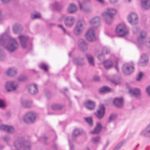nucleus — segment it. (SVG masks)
Here are the masks:
<instances>
[{"mask_svg": "<svg viewBox=\"0 0 150 150\" xmlns=\"http://www.w3.org/2000/svg\"><path fill=\"white\" fill-rule=\"evenodd\" d=\"M143 74L141 72H139L136 79V81H140L143 76Z\"/></svg>", "mask_w": 150, "mask_h": 150, "instance_id": "46", "label": "nucleus"}, {"mask_svg": "<svg viewBox=\"0 0 150 150\" xmlns=\"http://www.w3.org/2000/svg\"><path fill=\"white\" fill-rule=\"evenodd\" d=\"M78 3L79 5L80 8V9L83 11H84L86 12H88L90 11V10L89 9L84 8L81 3L79 1L78 2Z\"/></svg>", "mask_w": 150, "mask_h": 150, "instance_id": "43", "label": "nucleus"}, {"mask_svg": "<svg viewBox=\"0 0 150 150\" xmlns=\"http://www.w3.org/2000/svg\"><path fill=\"white\" fill-rule=\"evenodd\" d=\"M140 134L147 137H150V124L140 133Z\"/></svg>", "mask_w": 150, "mask_h": 150, "instance_id": "24", "label": "nucleus"}, {"mask_svg": "<svg viewBox=\"0 0 150 150\" xmlns=\"http://www.w3.org/2000/svg\"><path fill=\"white\" fill-rule=\"evenodd\" d=\"M97 0L101 4H103L104 3V1L103 0Z\"/></svg>", "mask_w": 150, "mask_h": 150, "instance_id": "59", "label": "nucleus"}, {"mask_svg": "<svg viewBox=\"0 0 150 150\" xmlns=\"http://www.w3.org/2000/svg\"><path fill=\"white\" fill-rule=\"evenodd\" d=\"M37 115L33 111H30L27 112L24 115L23 120L25 122L28 123H33L35 120Z\"/></svg>", "mask_w": 150, "mask_h": 150, "instance_id": "4", "label": "nucleus"}, {"mask_svg": "<svg viewBox=\"0 0 150 150\" xmlns=\"http://www.w3.org/2000/svg\"><path fill=\"white\" fill-rule=\"evenodd\" d=\"M4 3H6L9 2L10 0H1Z\"/></svg>", "mask_w": 150, "mask_h": 150, "instance_id": "54", "label": "nucleus"}, {"mask_svg": "<svg viewBox=\"0 0 150 150\" xmlns=\"http://www.w3.org/2000/svg\"><path fill=\"white\" fill-rule=\"evenodd\" d=\"M39 67L44 70L45 71H47V70L48 66L45 64L42 63L39 65Z\"/></svg>", "mask_w": 150, "mask_h": 150, "instance_id": "39", "label": "nucleus"}, {"mask_svg": "<svg viewBox=\"0 0 150 150\" xmlns=\"http://www.w3.org/2000/svg\"><path fill=\"white\" fill-rule=\"evenodd\" d=\"M73 62L76 65L80 66L85 64L84 58L83 57L74 58L73 59Z\"/></svg>", "mask_w": 150, "mask_h": 150, "instance_id": "19", "label": "nucleus"}, {"mask_svg": "<svg viewBox=\"0 0 150 150\" xmlns=\"http://www.w3.org/2000/svg\"><path fill=\"white\" fill-rule=\"evenodd\" d=\"M148 60L147 55L145 54H143L141 56V62L139 63V65L141 66H145Z\"/></svg>", "mask_w": 150, "mask_h": 150, "instance_id": "23", "label": "nucleus"}, {"mask_svg": "<svg viewBox=\"0 0 150 150\" xmlns=\"http://www.w3.org/2000/svg\"><path fill=\"white\" fill-rule=\"evenodd\" d=\"M123 100L122 98H115L113 100L114 105L117 107H120L123 105Z\"/></svg>", "mask_w": 150, "mask_h": 150, "instance_id": "22", "label": "nucleus"}, {"mask_svg": "<svg viewBox=\"0 0 150 150\" xmlns=\"http://www.w3.org/2000/svg\"><path fill=\"white\" fill-rule=\"evenodd\" d=\"M5 57L3 50L0 49V60H3Z\"/></svg>", "mask_w": 150, "mask_h": 150, "instance_id": "42", "label": "nucleus"}, {"mask_svg": "<svg viewBox=\"0 0 150 150\" xmlns=\"http://www.w3.org/2000/svg\"><path fill=\"white\" fill-rule=\"evenodd\" d=\"M17 69L14 67L9 68L6 72V75L8 76L13 77L17 74Z\"/></svg>", "mask_w": 150, "mask_h": 150, "instance_id": "18", "label": "nucleus"}, {"mask_svg": "<svg viewBox=\"0 0 150 150\" xmlns=\"http://www.w3.org/2000/svg\"><path fill=\"white\" fill-rule=\"evenodd\" d=\"M86 57L88 61L89 64L93 66H94V58L93 57L91 54H86Z\"/></svg>", "mask_w": 150, "mask_h": 150, "instance_id": "30", "label": "nucleus"}, {"mask_svg": "<svg viewBox=\"0 0 150 150\" xmlns=\"http://www.w3.org/2000/svg\"><path fill=\"white\" fill-rule=\"evenodd\" d=\"M77 10V8L76 6L73 4H70L67 9V12L70 13H74L76 12Z\"/></svg>", "mask_w": 150, "mask_h": 150, "instance_id": "25", "label": "nucleus"}, {"mask_svg": "<svg viewBox=\"0 0 150 150\" xmlns=\"http://www.w3.org/2000/svg\"><path fill=\"white\" fill-rule=\"evenodd\" d=\"M23 29V28L22 26L18 23H16L13 27V31L15 34L21 33Z\"/></svg>", "mask_w": 150, "mask_h": 150, "instance_id": "20", "label": "nucleus"}, {"mask_svg": "<svg viewBox=\"0 0 150 150\" xmlns=\"http://www.w3.org/2000/svg\"><path fill=\"white\" fill-rule=\"evenodd\" d=\"M126 1H128V2H130L131 1L130 0H125Z\"/></svg>", "mask_w": 150, "mask_h": 150, "instance_id": "64", "label": "nucleus"}, {"mask_svg": "<svg viewBox=\"0 0 150 150\" xmlns=\"http://www.w3.org/2000/svg\"><path fill=\"white\" fill-rule=\"evenodd\" d=\"M133 31H134V32H135L138 30V29L136 27H134L133 28Z\"/></svg>", "mask_w": 150, "mask_h": 150, "instance_id": "57", "label": "nucleus"}, {"mask_svg": "<svg viewBox=\"0 0 150 150\" xmlns=\"http://www.w3.org/2000/svg\"><path fill=\"white\" fill-rule=\"evenodd\" d=\"M100 18L99 17H93L90 20V23L93 26V28H89L86 33V37L88 41L91 42L95 40L94 29L100 26Z\"/></svg>", "mask_w": 150, "mask_h": 150, "instance_id": "1", "label": "nucleus"}, {"mask_svg": "<svg viewBox=\"0 0 150 150\" xmlns=\"http://www.w3.org/2000/svg\"><path fill=\"white\" fill-rule=\"evenodd\" d=\"M117 116L116 114H113L111 115L109 117L108 122L110 123L115 120L117 117Z\"/></svg>", "mask_w": 150, "mask_h": 150, "instance_id": "37", "label": "nucleus"}, {"mask_svg": "<svg viewBox=\"0 0 150 150\" xmlns=\"http://www.w3.org/2000/svg\"><path fill=\"white\" fill-rule=\"evenodd\" d=\"M116 33L119 36L123 37L127 35L129 33V30L125 25L122 24L117 26Z\"/></svg>", "mask_w": 150, "mask_h": 150, "instance_id": "3", "label": "nucleus"}, {"mask_svg": "<svg viewBox=\"0 0 150 150\" xmlns=\"http://www.w3.org/2000/svg\"><path fill=\"white\" fill-rule=\"evenodd\" d=\"M84 29L82 22L81 21H79L77 22L74 30V33L76 35H80L82 33Z\"/></svg>", "mask_w": 150, "mask_h": 150, "instance_id": "7", "label": "nucleus"}, {"mask_svg": "<svg viewBox=\"0 0 150 150\" xmlns=\"http://www.w3.org/2000/svg\"><path fill=\"white\" fill-rule=\"evenodd\" d=\"M84 105L87 109L90 110H93L95 107V102L90 100H86L85 102Z\"/></svg>", "mask_w": 150, "mask_h": 150, "instance_id": "15", "label": "nucleus"}, {"mask_svg": "<svg viewBox=\"0 0 150 150\" xmlns=\"http://www.w3.org/2000/svg\"><path fill=\"white\" fill-rule=\"evenodd\" d=\"M65 33L67 34V35H68L69 36L70 35V33L69 32H67L66 31V33Z\"/></svg>", "mask_w": 150, "mask_h": 150, "instance_id": "62", "label": "nucleus"}, {"mask_svg": "<svg viewBox=\"0 0 150 150\" xmlns=\"http://www.w3.org/2000/svg\"><path fill=\"white\" fill-rule=\"evenodd\" d=\"M115 68L117 70V72H118V71H119L118 68L117 67V65L115 66Z\"/></svg>", "mask_w": 150, "mask_h": 150, "instance_id": "60", "label": "nucleus"}, {"mask_svg": "<svg viewBox=\"0 0 150 150\" xmlns=\"http://www.w3.org/2000/svg\"><path fill=\"white\" fill-rule=\"evenodd\" d=\"M62 108L61 105L58 104H54L52 107V109L54 110H57L61 109Z\"/></svg>", "mask_w": 150, "mask_h": 150, "instance_id": "40", "label": "nucleus"}, {"mask_svg": "<svg viewBox=\"0 0 150 150\" xmlns=\"http://www.w3.org/2000/svg\"><path fill=\"white\" fill-rule=\"evenodd\" d=\"M41 17V15L40 13H38L36 14L33 15L31 16V18L33 19H37Z\"/></svg>", "mask_w": 150, "mask_h": 150, "instance_id": "45", "label": "nucleus"}, {"mask_svg": "<svg viewBox=\"0 0 150 150\" xmlns=\"http://www.w3.org/2000/svg\"><path fill=\"white\" fill-rule=\"evenodd\" d=\"M146 35V32L145 31H142L140 36L137 38V41L140 44H142L144 42V38Z\"/></svg>", "mask_w": 150, "mask_h": 150, "instance_id": "28", "label": "nucleus"}, {"mask_svg": "<svg viewBox=\"0 0 150 150\" xmlns=\"http://www.w3.org/2000/svg\"><path fill=\"white\" fill-rule=\"evenodd\" d=\"M116 13V10L113 8H108L106 11L102 13V15L103 17H106L108 16L110 17L109 22H108L107 19H106V21L107 23H110L112 21V18L114 16Z\"/></svg>", "mask_w": 150, "mask_h": 150, "instance_id": "6", "label": "nucleus"}, {"mask_svg": "<svg viewBox=\"0 0 150 150\" xmlns=\"http://www.w3.org/2000/svg\"><path fill=\"white\" fill-rule=\"evenodd\" d=\"M111 81L112 83H114L115 85H116L117 84V82L115 80H111Z\"/></svg>", "mask_w": 150, "mask_h": 150, "instance_id": "56", "label": "nucleus"}, {"mask_svg": "<svg viewBox=\"0 0 150 150\" xmlns=\"http://www.w3.org/2000/svg\"><path fill=\"white\" fill-rule=\"evenodd\" d=\"M118 0H110V2L111 3H114L117 2Z\"/></svg>", "mask_w": 150, "mask_h": 150, "instance_id": "55", "label": "nucleus"}, {"mask_svg": "<svg viewBox=\"0 0 150 150\" xmlns=\"http://www.w3.org/2000/svg\"><path fill=\"white\" fill-rule=\"evenodd\" d=\"M28 77L27 76L24 75L19 77L18 79V81L20 82H24L27 81Z\"/></svg>", "mask_w": 150, "mask_h": 150, "instance_id": "35", "label": "nucleus"}, {"mask_svg": "<svg viewBox=\"0 0 150 150\" xmlns=\"http://www.w3.org/2000/svg\"><path fill=\"white\" fill-rule=\"evenodd\" d=\"M9 32V28L8 27L4 34L0 36V44L4 43L6 41V40L10 38L11 37L8 35Z\"/></svg>", "mask_w": 150, "mask_h": 150, "instance_id": "13", "label": "nucleus"}, {"mask_svg": "<svg viewBox=\"0 0 150 150\" xmlns=\"http://www.w3.org/2000/svg\"><path fill=\"white\" fill-rule=\"evenodd\" d=\"M5 89L7 92L16 91L18 86V84L14 81H7L5 85Z\"/></svg>", "mask_w": 150, "mask_h": 150, "instance_id": "5", "label": "nucleus"}, {"mask_svg": "<svg viewBox=\"0 0 150 150\" xmlns=\"http://www.w3.org/2000/svg\"><path fill=\"white\" fill-rule=\"evenodd\" d=\"M80 134V132L79 130L78 129H75L73 132L72 137L73 139L76 137Z\"/></svg>", "mask_w": 150, "mask_h": 150, "instance_id": "36", "label": "nucleus"}, {"mask_svg": "<svg viewBox=\"0 0 150 150\" xmlns=\"http://www.w3.org/2000/svg\"><path fill=\"white\" fill-rule=\"evenodd\" d=\"M3 139L4 141L8 144V142L10 140L11 137L9 136L5 135L3 137Z\"/></svg>", "mask_w": 150, "mask_h": 150, "instance_id": "44", "label": "nucleus"}, {"mask_svg": "<svg viewBox=\"0 0 150 150\" xmlns=\"http://www.w3.org/2000/svg\"><path fill=\"white\" fill-rule=\"evenodd\" d=\"M108 16H107L106 17H104V20L105 21L106 23L107 24H108V25H110L112 23V22H113V18H112V22H111L110 23H108L106 22V19H107L108 21V22H109L110 21V17L109 16V17H108Z\"/></svg>", "mask_w": 150, "mask_h": 150, "instance_id": "48", "label": "nucleus"}, {"mask_svg": "<svg viewBox=\"0 0 150 150\" xmlns=\"http://www.w3.org/2000/svg\"><path fill=\"white\" fill-rule=\"evenodd\" d=\"M26 88L28 92L31 94L34 95L38 92L37 86L35 84L29 85L27 86Z\"/></svg>", "mask_w": 150, "mask_h": 150, "instance_id": "14", "label": "nucleus"}, {"mask_svg": "<svg viewBox=\"0 0 150 150\" xmlns=\"http://www.w3.org/2000/svg\"><path fill=\"white\" fill-rule=\"evenodd\" d=\"M42 138V139H44L45 140H46L47 139V138L46 137H43Z\"/></svg>", "mask_w": 150, "mask_h": 150, "instance_id": "61", "label": "nucleus"}, {"mask_svg": "<svg viewBox=\"0 0 150 150\" xmlns=\"http://www.w3.org/2000/svg\"><path fill=\"white\" fill-rule=\"evenodd\" d=\"M58 27L61 28L62 30L64 33H66V30L64 28L63 26L62 25H59L58 26Z\"/></svg>", "mask_w": 150, "mask_h": 150, "instance_id": "52", "label": "nucleus"}, {"mask_svg": "<svg viewBox=\"0 0 150 150\" xmlns=\"http://www.w3.org/2000/svg\"><path fill=\"white\" fill-rule=\"evenodd\" d=\"M65 18L64 15H62L59 18V21L60 22H61L63 21L64 18L65 19Z\"/></svg>", "mask_w": 150, "mask_h": 150, "instance_id": "53", "label": "nucleus"}, {"mask_svg": "<svg viewBox=\"0 0 150 150\" xmlns=\"http://www.w3.org/2000/svg\"><path fill=\"white\" fill-rule=\"evenodd\" d=\"M76 21L75 18L72 16H67L65 18L64 23L66 26L68 27H71L74 25Z\"/></svg>", "mask_w": 150, "mask_h": 150, "instance_id": "9", "label": "nucleus"}, {"mask_svg": "<svg viewBox=\"0 0 150 150\" xmlns=\"http://www.w3.org/2000/svg\"><path fill=\"white\" fill-rule=\"evenodd\" d=\"M129 93L131 95L132 94L136 97L139 96L141 94L140 90L137 88L130 89L129 91Z\"/></svg>", "mask_w": 150, "mask_h": 150, "instance_id": "27", "label": "nucleus"}, {"mask_svg": "<svg viewBox=\"0 0 150 150\" xmlns=\"http://www.w3.org/2000/svg\"><path fill=\"white\" fill-rule=\"evenodd\" d=\"M57 148V146L56 144H54L53 146V149L54 150L56 149Z\"/></svg>", "mask_w": 150, "mask_h": 150, "instance_id": "58", "label": "nucleus"}, {"mask_svg": "<svg viewBox=\"0 0 150 150\" xmlns=\"http://www.w3.org/2000/svg\"><path fill=\"white\" fill-rule=\"evenodd\" d=\"M110 52V50L109 49L106 47L103 48L102 51V54H99L98 57V59L101 60L104 58V55L109 53Z\"/></svg>", "mask_w": 150, "mask_h": 150, "instance_id": "26", "label": "nucleus"}, {"mask_svg": "<svg viewBox=\"0 0 150 150\" xmlns=\"http://www.w3.org/2000/svg\"><path fill=\"white\" fill-rule=\"evenodd\" d=\"M55 8L57 10H60L62 9V6L57 2H55L54 6Z\"/></svg>", "mask_w": 150, "mask_h": 150, "instance_id": "41", "label": "nucleus"}, {"mask_svg": "<svg viewBox=\"0 0 150 150\" xmlns=\"http://www.w3.org/2000/svg\"><path fill=\"white\" fill-rule=\"evenodd\" d=\"M100 78L98 76H95L93 77V80L96 81H100Z\"/></svg>", "mask_w": 150, "mask_h": 150, "instance_id": "50", "label": "nucleus"}, {"mask_svg": "<svg viewBox=\"0 0 150 150\" xmlns=\"http://www.w3.org/2000/svg\"><path fill=\"white\" fill-rule=\"evenodd\" d=\"M0 129L9 133H13L15 132L14 129L13 127L8 125H0Z\"/></svg>", "mask_w": 150, "mask_h": 150, "instance_id": "17", "label": "nucleus"}, {"mask_svg": "<svg viewBox=\"0 0 150 150\" xmlns=\"http://www.w3.org/2000/svg\"><path fill=\"white\" fill-rule=\"evenodd\" d=\"M102 125L100 123H97L96 127L93 130L91 131V133L93 134H98L101 131L102 129Z\"/></svg>", "mask_w": 150, "mask_h": 150, "instance_id": "29", "label": "nucleus"}, {"mask_svg": "<svg viewBox=\"0 0 150 150\" xmlns=\"http://www.w3.org/2000/svg\"><path fill=\"white\" fill-rule=\"evenodd\" d=\"M133 67L129 65L128 64H125L123 65L122 68L123 73L126 75H129L133 71Z\"/></svg>", "mask_w": 150, "mask_h": 150, "instance_id": "12", "label": "nucleus"}, {"mask_svg": "<svg viewBox=\"0 0 150 150\" xmlns=\"http://www.w3.org/2000/svg\"><path fill=\"white\" fill-rule=\"evenodd\" d=\"M86 121L91 126H92L93 125V120L91 117H86L85 118Z\"/></svg>", "mask_w": 150, "mask_h": 150, "instance_id": "38", "label": "nucleus"}, {"mask_svg": "<svg viewBox=\"0 0 150 150\" xmlns=\"http://www.w3.org/2000/svg\"><path fill=\"white\" fill-rule=\"evenodd\" d=\"M103 64L105 68L107 69L111 68L113 66L112 62L110 60H107L104 61Z\"/></svg>", "mask_w": 150, "mask_h": 150, "instance_id": "32", "label": "nucleus"}, {"mask_svg": "<svg viewBox=\"0 0 150 150\" xmlns=\"http://www.w3.org/2000/svg\"><path fill=\"white\" fill-rule=\"evenodd\" d=\"M21 103L24 107L28 108L32 107L33 103L32 101L27 100H21Z\"/></svg>", "mask_w": 150, "mask_h": 150, "instance_id": "21", "label": "nucleus"}, {"mask_svg": "<svg viewBox=\"0 0 150 150\" xmlns=\"http://www.w3.org/2000/svg\"><path fill=\"white\" fill-rule=\"evenodd\" d=\"M129 23L132 25H135L138 23V16L136 13H131L128 16Z\"/></svg>", "mask_w": 150, "mask_h": 150, "instance_id": "8", "label": "nucleus"}, {"mask_svg": "<svg viewBox=\"0 0 150 150\" xmlns=\"http://www.w3.org/2000/svg\"><path fill=\"white\" fill-rule=\"evenodd\" d=\"M18 38L22 47L25 49L27 47V42L29 40L28 37L24 35H21L18 36Z\"/></svg>", "mask_w": 150, "mask_h": 150, "instance_id": "10", "label": "nucleus"}, {"mask_svg": "<svg viewBox=\"0 0 150 150\" xmlns=\"http://www.w3.org/2000/svg\"><path fill=\"white\" fill-rule=\"evenodd\" d=\"M146 90L149 96H150V86H149L146 88Z\"/></svg>", "mask_w": 150, "mask_h": 150, "instance_id": "51", "label": "nucleus"}, {"mask_svg": "<svg viewBox=\"0 0 150 150\" xmlns=\"http://www.w3.org/2000/svg\"><path fill=\"white\" fill-rule=\"evenodd\" d=\"M79 46L80 49L83 51L87 50L88 45L85 40L82 39L79 40Z\"/></svg>", "mask_w": 150, "mask_h": 150, "instance_id": "16", "label": "nucleus"}, {"mask_svg": "<svg viewBox=\"0 0 150 150\" xmlns=\"http://www.w3.org/2000/svg\"><path fill=\"white\" fill-rule=\"evenodd\" d=\"M141 4L142 7L145 9L150 8V0H141Z\"/></svg>", "mask_w": 150, "mask_h": 150, "instance_id": "31", "label": "nucleus"}, {"mask_svg": "<svg viewBox=\"0 0 150 150\" xmlns=\"http://www.w3.org/2000/svg\"><path fill=\"white\" fill-rule=\"evenodd\" d=\"M100 139V138L98 136L94 137L92 139V141L95 143L99 142Z\"/></svg>", "mask_w": 150, "mask_h": 150, "instance_id": "47", "label": "nucleus"}, {"mask_svg": "<svg viewBox=\"0 0 150 150\" xmlns=\"http://www.w3.org/2000/svg\"><path fill=\"white\" fill-rule=\"evenodd\" d=\"M5 107V105L3 101L0 99V108H3Z\"/></svg>", "mask_w": 150, "mask_h": 150, "instance_id": "49", "label": "nucleus"}, {"mask_svg": "<svg viewBox=\"0 0 150 150\" xmlns=\"http://www.w3.org/2000/svg\"><path fill=\"white\" fill-rule=\"evenodd\" d=\"M105 113V108L104 105L101 104L100 105L97 112L95 113V114L98 119H100L103 117Z\"/></svg>", "mask_w": 150, "mask_h": 150, "instance_id": "11", "label": "nucleus"}, {"mask_svg": "<svg viewBox=\"0 0 150 150\" xmlns=\"http://www.w3.org/2000/svg\"><path fill=\"white\" fill-rule=\"evenodd\" d=\"M6 40V41L4 43L0 44L9 52H13L18 48V44L15 38L10 37L9 39Z\"/></svg>", "mask_w": 150, "mask_h": 150, "instance_id": "2", "label": "nucleus"}, {"mask_svg": "<svg viewBox=\"0 0 150 150\" xmlns=\"http://www.w3.org/2000/svg\"><path fill=\"white\" fill-rule=\"evenodd\" d=\"M126 142V141L125 140H123L118 143L113 150H118Z\"/></svg>", "mask_w": 150, "mask_h": 150, "instance_id": "33", "label": "nucleus"}, {"mask_svg": "<svg viewBox=\"0 0 150 150\" xmlns=\"http://www.w3.org/2000/svg\"><path fill=\"white\" fill-rule=\"evenodd\" d=\"M64 90L65 91H67L68 90V89L67 88H65L64 89Z\"/></svg>", "mask_w": 150, "mask_h": 150, "instance_id": "63", "label": "nucleus"}, {"mask_svg": "<svg viewBox=\"0 0 150 150\" xmlns=\"http://www.w3.org/2000/svg\"><path fill=\"white\" fill-rule=\"evenodd\" d=\"M111 89L109 87L107 86H104L100 88L99 91L101 93H105L110 91Z\"/></svg>", "mask_w": 150, "mask_h": 150, "instance_id": "34", "label": "nucleus"}]
</instances>
